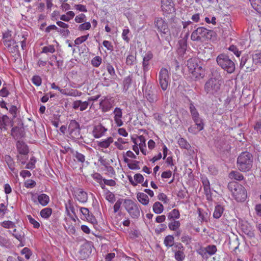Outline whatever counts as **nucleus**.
<instances>
[{
    "label": "nucleus",
    "mask_w": 261,
    "mask_h": 261,
    "mask_svg": "<svg viewBox=\"0 0 261 261\" xmlns=\"http://www.w3.org/2000/svg\"><path fill=\"white\" fill-rule=\"evenodd\" d=\"M99 105L102 111L105 112L109 111L113 106L111 99L107 97H105L103 99L101 100Z\"/></svg>",
    "instance_id": "21"
},
{
    "label": "nucleus",
    "mask_w": 261,
    "mask_h": 261,
    "mask_svg": "<svg viewBox=\"0 0 261 261\" xmlns=\"http://www.w3.org/2000/svg\"><path fill=\"white\" fill-rule=\"evenodd\" d=\"M9 91L7 87L3 86L0 90V96L3 97H7L9 95Z\"/></svg>",
    "instance_id": "64"
},
{
    "label": "nucleus",
    "mask_w": 261,
    "mask_h": 261,
    "mask_svg": "<svg viewBox=\"0 0 261 261\" xmlns=\"http://www.w3.org/2000/svg\"><path fill=\"white\" fill-rule=\"evenodd\" d=\"M224 211V208L222 205L220 204H217L216 205L213 213L214 218L215 219L220 218L222 215Z\"/></svg>",
    "instance_id": "27"
},
{
    "label": "nucleus",
    "mask_w": 261,
    "mask_h": 261,
    "mask_svg": "<svg viewBox=\"0 0 261 261\" xmlns=\"http://www.w3.org/2000/svg\"><path fill=\"white\" fill-rule=\"evenodd\" d=\"M32 82L36 86H39L41 85L42 80L39 75H34L32 79Z\"/></svg>",
    "instance_id": "54"
},
{
    "label": "nucleus",
    "mask_w": 261,
    "mask_h": 261,
    "mask_svg": "<svg viewBox=\"0 0 261 261\" xmlns=\"http://www.w3.org/2000/svg\"><path fill=\"white\" fill-rule=\"evenodd\" d=\"M129 34V30L127 28L123 29L122 33V38L126 42H128L129 38H128V34Z\"/></svg>",
    "instance_id": "56"
},
{
    "label": "nucleus",
    "mask_w": 261,
    "mask_h": 261,
    "mask_svg": "<svg viewBox=\"0 0 261 261\" xmlns=\"http://www.w3.org/2000/svg\"><path fill=\"white\" fill-rule=\"evenodd\" d=\"M161 7L163 11L167 13H170L174 11L173 5L172 0H161Z\"/></svg>",
    "instance_id": "18"
},
{
    "label": "nucleus",
    "mask_w": 261,
    "mask_h": 261,
    "mask_svg": "<svg viewBox=\"0 0 261 261\" xmlns=\"http://www.w3.org/2000/svg\"><path fill=\"white\" fill-rule=\"evenodd\" d=\"M202 183L204 187V190L206 195H208L210 193V182L207 178H203Z\"/></svg>",
    "instance_id": "47"
},
{
    "label": "nucleus",
    "mask_w": 261,
    "mask_h": 261,
    "mask_svg": "<svg viewBox=\"0 0 261 261\" xmlns=\"http://www.w3.org/2000/svg\"><path fill=\"white\" fill-rule=\"evenodd\" d=\"M177 143L180 147L182 148L188 150L191 147L190 144L187 142V141L186 139H184L183 138H179L177 141Z\"/></svg>",
    "instance_id": "37"
},
{
    "label": "nucleus",
    "mask_w": 261,
    "mask_h": 261,
    "mask_svg": "<svg viewBox=\"0 0 261 261\" xmlns=\"http://www.w3.org/2000/svg\"><path fill=\"white\" fill-rule=\"evenodd\" d=\"M128 166L129 168L132 170H137L140 168L139 166V162L136 161H134L128 164Z\"/></svg>",
    "instance_id": "63"
},
{
    "label": "nucleus",
    "mask_w": 261,
    "mask_h": 261,
    "mask_svg": "<svg viewBox=\"0 0 261 261\" xmlns=\"http://www.w3.org/2000/svg\"><path fill=\"white\" fill-rule=\"evenodd\" d=\"M222 84L221 77L218 75L209 79L205 84L204 91L209 95H216L219 94Z\"/></svg>",
    "instance_id": "3"
},
{
    "label": "nucleus",
    "mask_w": 261,
    "mask_h": 261,
    "mask_svg": "<svg viewBox=\"0 0 261 261\" xmlns=\"http://www.w3.org/2000/svg\"><path fill=\"white\" fill-rule=\"evenodd\" d=\"M38 201L42 206H46L49 202V197L45 194H41L38 196Z\"/></svg>",
    "instance_id": "29"
},
{
    "label": "nucleus",
    "mask_w": 261,
    "mask_h": 261,
    "mask_svg": "<svg viewBox=\"0 0 261 261\" xmlns=\"http://www.w3.org/2000/svg\"><path fill=\"white\" fill-rule=\"evenodd\" d=\"M137 141H138V146L139 149L141 148H144L146 147V140L145 137L143 136H140L138 137V139H136Z\"/></svg>",
    "instance_id": "45"
},
{
    "label": "nucleus",
    "mask_w": 261,
    "mask_h": 261,
    "mask_svg": "<svg viewBox=\"0 0 261 261\" xmlns=\"http://www.w3.org/2000/svg\"><path fill=\"white\" fill-rule=\"evenodd\" d=\"M74 20L76 23H82L86 20V16L85 14L81 13L75 16Z\"/></svg>",
    "instance_id": "57"
},
{
    "label": "nucleus",
    "mask_w": 261,
    "mask_h": 261,
    "mask_svg": "<svg viewBox=\"0 0 261 261\" xmlns=\"http://www.w3.org/2000/svg\"><path fill=\"white\" fill-rule=\"evenodd\" d=\"M137 198L138 201L143 205H146L149 203V199L148 196L142 192H139L137 194Z\"/></svg>",
    "instance_id": "26"
},
{
    "label": "nucleus",
    "mask_w": 261,
    "mask_h": 261,
    "mask_svg": "<svg viewBox=\"0 0 261 261\" xmlns=\"http://www.w3.org/2000/svg\"><path fill=\"white\" fill-rule=\"evenodd\" d=\"M124 206L126 211L133 218H138L140 216V208L138 204L130 199H125Z\"/></svg>",
    "instance_id": "7"
},
{
    "label": "nucleus",
    "mask_w": 261,
    "mask_h": 261,
    "mask_svg": "<svg viewBox=\"0 0 261 261\" xmlns=\"http://www.w3.org/2000/svg\"><path fill=\"white\" fill-rule=\"evenodd\" d=\"M229 177L231 179H234L237 180H242L244 178L243 175L237 171H232L229 174Z\"/></svg>",
    "instance_id": "33"
},
{
    "label": "nucleus",
    "mask_w": 261,
    "mask_h": 261,
    "mask_svg": "<svg viewBox=\"0 0 261 261\" xmlns=\"http://www.w3.org/2000/svg\"><path fill=\"white\" fill-rule=\"evenodd\" d=\"M136 57L135 56H134L133 55H129L126 57V64L127 65L132 66L134 64V63L136 61Z\"/></svg>",
    "instance_id": "49"
},
{
    "label": "nucleus",
    "mask_w": 261,
    "mask_h": 261,
    "mask_svg": "<svg viewBox=\"0 0 261 261\" xmlns=\"http://www.w3.org/2000/svg\"><path fill=\"white\" fill-rule=\"evenodd\" d=\"M36 160L34 157L30 159V162L27 164L25 168L28 169H33L35 167Z\"/></svg>",
    "instance_id": "55"
},
{
    "label": "nucleus",
    "mask_w": 261,
    "mask_h": 261,
    "mask_svg": "<svg viewBox=\"0 0 261 261\" xmlns=\"http://www.w3.org/2000/svg\"><path fill=\"white\" fill-rule=\"evenodd\" d=\"M16 147H17V150L20 154H23V155H25V154H28V153L29 152L28 146L22 141H17V142L16 143Z\"/></svg>",
    "instance_id": "24"
},
{
    "label": "nucleus",
    "mask_w": 261,
    "mask_h": 261,
    "mask_svg": "<svg viewBox=\"0 0 261 261\" xmlns=\"http://www.w3.org/2000/svg\"><path fill=\"white\" fill-rule=\"evenodd\" d=\"M174 239L173 236L168 235L165 238L164 243L167 247H171L173 246Z\"/></svg>",
    "instance_id": "36"
},
{
    "label": "nucleus",
    "mask_w": 261,
    "mask_h": 261,
    "mask_svg": "<svg viewBox=\"0 0 261 261\" xmlns=\"http://www.w3.org/2000/svg\"><path fill=\"white\" fill-rule=\"evenodd\" d=\"M180 226V223L179 221L174 220L168 224L169 228L171 230H176L179 228Z\"/></svg>",
    "instance_id": "44"
},
{
    "label": "nucleus",
    "mask_w": 261,
    "mask_h": 261,
    "mask_svg": "<svg viewBox=\"0 0 261 261\" xmlns=\"http://www.w3.org/2000/svg\"><path fill=\"white\" fill-rule=\"evenodd\" d=\"M251 5L258 13L261 14V0H253Z\"/></svg>",
    "instance_id": "40"
},
{
    "label": "nucleus",
    "mask_w": 261,
    "mask_h": 261,
    "mask_svg": "<svg viewBox=\"0 0 261 261\" xmlns=\"http://www.w3.org/2000/svg\"><path fill=\"white\" fill-rule=\"evenodd\" d=\"M253 62L257 64L261 63V53H257L253 55Z\"/></svg>",
    "instance_id": "58"
},
{
    "label": "nucleus",
    "mask_w": 261,
    "mask_h": 261,
    "mask_svg": "<svg viewBox=\"0 0 261 261\" xmlns=\"http://www.w3.org/2000/svg\"><path fill=\"white\" fill-rule=\"evenodd\" d=\"M73 195L74 198L80 203H85L88 201V194L82 188H76L74 189Z\"/></svg>",
    "instance_id": "12"
},
{
    "label": "nucleus",
    "mask_w": 261,
    "mask_h": 261,
    "mask_svg": "<svg viewBox=\"0 0 261 261\" xmlns=\"http://www.w3.org/2000/svg\"><path fill=\"white\" fill-rule=\"evenodd\" d=\"M153 58V54L150 51L147 52L143 59V69L144 73L149 70V61Z\"/></svg>",
    "instance_id": "19"
},
{
    "label": "nucleus",
    "mask_w": 261,
    "mask_h": 261,
    "mask_svg": "<svg viewBox=\"0 0 261 261\" xmlns=\"http://www.w3.org/2000/svg\"><path fill=\"white\" fill-rule=\"evenodd\" d=\"M153 211L157 214H161L164 211L163 204L159 202H155L153 205Z\"/></svg>",
    "instance_id": "32"
},
{
    "label": "nucleus",
    "mask_w": 261,
    "mask_h": 261,
    "mask_svg": "<svg viewBox=\"0 0 261 261\" xmlns=\"http://www.w3.org/2000/svg\"><path fill=\"white\" fill-rule=\"evenodd\" d=\"M199 220L201 222L207 221L208 219V214L204 210L198 208V209Z\"/></svg>",
    "instance_id": "39"
},
{
    "label": "nucleus",
    "mask_w": 261,
    "mask_h": 261,
    "mask_svg": "<svg viewBox=\"0 0 261 261\" xmlns=\"http://www.w3.org/2000/svg\"><path fill=\"white\" fill-rule=\"evenodd\" d=\"M27 219L29 222L35 228H38L40 227L39 223L34 219L31 215H27Z\"/></svg>",
    "instance_id": "46"
},
{
    "label": "nucleus",
    "mask_w": 261,
    "mask_h": 261,
    "mask_svg": "<svg viewBox=\"0 0 261 261\" xmlns=\"http://www.w3.org/2000/svg\"><path fill=\"white\" fill-rule=\"evenodd\" d=\"M4 160L7 164L9 169L12 171L14 172L15 170V163L13 159L9 155H5L4 156Z\"/></svg>",
    "instance_id": "30"
},
{
    "label": "nucleus",
    "mask_w": 261,
    "mask_h": 261,
    "mask_svg": "<svg viewBox=\"0 0 261 261\" xmlns=\"http://www.w3.org/2000/svg\"><path fill=\"white\" fill-rule=\"evenodd\" d=\"M104 196L106 199L110 203H114L116 200V198L114 194L110 191L109 190L105 191Z\"/></svg>",
    "instance_id": "35"
},
{
    "label": "nucleus",
    "mask_w": 261,
    "mask_h": 261,
    "mask_svg": "<svg viewBox=\"0 0 261 261\" xmlns=\"http://www.w3.org/2000/svg\"><path fill=\"white\" fill-rule=\"evenodd\" d=\"M68 96H73V97H76V96H80L82 95V92L80 91H79L76 90L74 89H71L69 90L68 92Z\"/></svg>",
    "instance_id": "60"
},
{
    "label": "nucleus",
    "mask_w": 261,
    "mask_h": 261,
    "mask_svg": "<svg viewBox=\"0 0 261 261\" xmlns=\"http://www.w3.org/2000/svg\"><path fill=\"white\" fill-rule=\"evenodd\" d=\"M107 131V128L105 127L101 123H99L94 127L92 134L94 138H100L104 136Z\"/></svg>",
    "instance_id": "15"
},
{
    "label": "nucleus",
    "mask_w": 261,
    "mask_h": 261,
    "mask_svg": "<svg viewBox=\"0 0 261 261\" xmlns=\"http://www.w3.org/2000/svg\"><path fill=\"white\" fill-rule=\"evenodd\" d=\"M218 64L229 73L235 70V64L229 57L224 54L219 55L217 58Z\"/></svg>",
    "instance_id": "6"
},
{
    "label": "nucleus",
    "mask_w": 261,
    "mask_h": 261,
    "mask_svg": "<svg viewBox=\"0 0 261 261\" xmlns=\"http://www.w3.org/2000/svg\"><path fill=\"white\" fill-rule=\"evenodd\" d=\"M55 51H56V49H55V46L53 45H49L47 46H45L42 47L41 53L53 54V53H55Z\"/></svg>",
    "instance_id": "42"
},
{
    "label": "nucleus",
    "mask_w": 261,
    "mask_h": 261,
    "mask_svg": "<svg viewBox=\"0 0 261 261\" xmlns=\"http://www.w3.org/2000/svg\"><path fill=\"white\" fill-rule=\"evenodd\" d=\"M88 37L89 34L78 37L75 40L74 43L76 45H80L85 42L88 39Z\"/></svg>",
    "instance_id": "52"
},
{
    "label": "nucleus",
    "mask_w": 261,
    "mask_h": 261,
    "mask_svg": "<svg viewBox=\"0 0 261 261\" xmlns=\"http://www.w3.org/2000/svg\"><path fill=\"white\" fill-rule=\"evenodd\" d=\"M154 24L161 37L165 38L166 40L169 41L172 36H175V34L171 33L167 23L163 18H156L154 21Z\"/></svg>",
    "instance_id": "4"
},
{
    "label": "nucleus",
    "mask_w": 261,
    "mask_h": 261,
    "mask_svg": "<svg viewBox=\"0 0 261 261\" xmlns=\"http://www.w3.org/2000/svg\"><path fill=\"white\" fill-rule=\"evenodd\" d=\"M75 207H78V205L77 204L74 205L73 201L71 199H69L65 203V209L68 216H70V214L71 213L76 217Z\"/></svg>",
    "instance_id": "17"
},
{
    "label": "nucleus",
    "mask_w": 261,
    "mask_h": 261,
    "mask_svg": "<svg viewBox=\"0 0 261 261\" xmlns=\"http://www.w3.org/2000/svg\"><path fill=\"white\" fill-rule=\"evenodd\" d=\"M252 164L253 156L249 152H243L238 157L237 166L240 171H248L252 168Z\"/></svg>",
    "instance_id": "2"
},
{
    "label": "nucleus",
    "mask_w": 261,
    "mask_h": 261,
    "mask_svg": "<svg viewBox=\"0 0 261 261\" xmlns=\"http://www.w3.org/2000/svg\"><path fill=\"white\" fill-rule=\"evenodd\" d=\"M190 110L192 119L195 123H196V125H198L200 127V129H203L204 123L203 122V120L199 117V113L197 111L195 106L192 103L190 104Z\"/></svg>",
    "instance_id": "13"
},
{
    "label": "nucleus",
    "mask_w": 261,
    "mask_h": 261,
    "mask_svg": "<svg viewBox=\"0 0 261 261\" xmlns=\"http://www.w3.org/2000/svg\"><path fill=\"white\" fill-rule=\"evenodd\" d=\"M80 213L83 216V218H82V219H86L87 217H88L91 214H90L88 208L84 207H80Z\"/></svg>",
    "instance_id": "50"
},
{
    "label": "nucleus",
    "mask_w": 261,
    "mask_h": 261,
    "mask_svg": "<svg viewBox=\"0 0 261 261\" xmlns=\"http://www.w3.org/2000/svg\"><path fill=\"white\" fill-rule=\"evenodd\" d=\"M92 65L94 67H98L102 63V58L100 56H95L91 61Z\"/></svg>",
    "instance_id": "41"
},
{
    "label": "nucleus",
    "mask_w": 261,
    "mask_h": 261,
    "mask_svg": "<svg viewBox=\"0 0 261 261\" xmlns=\"http://www.w3.org/2000/svg\"><path fill=\"white\" fill-rule=\"evenodd\" d=\"M128 143L127 139L118 138L117 141H115L114 145L119 150H122L125 149V145Z\"/></svg>",
    "instance_id": "25"
},
{
    "label": "nucleus",
    "mask_w": 261,
    "mask_h": 261,
    "mask_svg": "<svg viewBox=\"0 0 261 261\" xmlns=\"http://www.w3.org/2000/svg\"><path fill=\"white\" fill-rule=\"evenodd\" d=\"M228 49L229 50L233 52L237 57H239L240 56L241 52L238 50L236 46L232 45L229 47Z\"/></svg>",
    "instance_id": "62"
},
{
    "label": "nucleus",
    "mask_w": 261,
    "mask_h": 261,
    "mask_svg": "<svg viewBox=\"0 0 261 261\" xmlns=\"http://www.w3.org/2000/svg\"><path fill=\"white\" fill-rule=\"evenodd\" d=\"M75 16L74 12L72 11H67L65 14L60 16V19L64 21L68 22L72 19Z\"/></svg>",
    "instance_id": "31"
},
{
    "label": "nucleus",
    "mask_w": 261,
    "mask_h": 261,
    "mask_svg": "<svg viewBox=\"0 0 261 261\" xmlns=\"http://www.w3.org/2000/svg\"><path fill=\"white\" fill-rule=\"evenodd\" d=\"M91 27V25L89 22H86L79 25L78 30L81 31L88 30L90 29Z\"/></svg>",
    "instance_id": "51"
},
{
    "label": "nucleus",
    "mask_w": 261,
    "mask_h": 261,
    "mask_svg": "<svg viewBox=\"0 0 261 261\" xmlns=\"http://www.w3.org/2000/svg\"><path fill=\"white\" fill-rule=\"evenodd\" d=\"M114 115V121L116 126L120 127L123 125V122L122 121V110L121 108L116 107L115 108L113 112Z\"/></svg>",
    "instance_id": "14"
},
{
    "label": "nucleus",
    "mask_w": 261,
    "mask_h": 261,
    "mask_svg": "<svg viewBox=\"0 0 261 261\" xmlns=\"http://www.w3.org/2000/svg\"><path fill=\"white\" fill-rule=\"evenodd\" d=\"M208 30L203 27H199L191 34V38L193 41H201L206 37Z\"/></svg>",
    "instance_id": "10"
},
{
    "label": "nucleus",
    "mask_w": 261,
    "mask_h": 261,
    "mask_svg": "<svg viewBox=\"0 0 261 261\" xmlns=\"http://www.w3.org/2000/svg\"><path fill=\"white\" fill-rule=\"evenodd\" d=\"M168 219L169 220L177 219L180 217V214L178 210L174 209L169 213L168 215Z\"/></svg>",
    "instance_id": "38"
},
{
    "label": "nucleus",
    "mask_w": 261,
    "mask_h": 261,
    "mask_svg": "<svg viewBox=\"0 0 261 261\" xmlns=\"http://www.w3.org/2000/svg\"><path fill=\"white\" fill-rule=\"evenodd\" d=\"M144 96L150 103H154L158 100L157 95L151 87L145 89Z\"/></svg>",
    "instance_id": "16"
},
{
    "label": "nucleus",
    "mask_w": 261,
    "mask_h": 261,
    "mask_svg": "<svg viewBox=\"0 0 261 261\" xmlns=\"http://www.w3.org/2000/svg\"><path fill=\"white\" fill-rule=\"evenodd\" d=\"M185 248L180 243L177 244L172 248L174 253V258L177 261H183L186 257Z\"/></svg>",
    "instance_id": "11"
},
{
    "label": "nucleus",
    "mask_w": 261,
    "mask_h": 261,
    "mask_svg": "<svg viewBox=\"0 0 261 261\" xmlns=\"http://www.w3.org/2000/svg\"><path fill=\"white\" fill-rule=\"evenodd\" d=\"M4 43L6 47L13 49V50H12L11 51H15L17 50L18 45L14 40L11 39H5L4 40Z\"/></svg>",
    "instance_id": "28"
},
{
    "label": "nucleus",
    "mask_w": 261,
    "mask_h": 261,
    "mask_svg": "<svg viewBox=\"0 0 261 261\" xmlns=\"http://www.w3.org/2000/svg\"><path fill=\"white\" fill-rule=\"evenodd\" d=\"M11 125V121L7 115L0 117V129L2 130L7 129L8 126Z\"/></svg>",
    "instance_id": "22"
},
{
    "label": "nucleus",
    "mask_w": 261,
    "mask_h": 261,
    "mask_svg": "<svg viewBox=\"0 0 261 261\" xmlns=\"http://www.w3.org/2000/svg\"><path fill=\"white\" fill-rule=\"evenodd\" d=\"M89 106V102L87 101H82L78 100L73 101L72 103V108L74 110H80L83 111L86 110Z\"/></svg>",
    "instance_id": "20"
},
{
    "label": "nucleus",
    "mask_w": 261,
    "mask_h": 261,
    "mask_svg": "<svg viewBox=\"0 0 261 261\" xmlns=\"http://www.w3.org/2000/svg\"><path fill=\"white\" fill-rule=\"evenodd\" d=\"M114 139L112 137H109L105 139H103L97 143V146L102 148H108L113 142Z\"/></svg>",
    "instance_id": "23"
},
{
    "label": "nucleus",
    "mask_w": 261,
    "mask_h": 261,
    "mask_svg": "<svg viewBox=\"0 0 261 261\" xmlns=\"http://www.w3.org/2000/svg\"><path fill=\"white\" fill-rule=\"evenodd\" d=\"M207 253L210 255H213L216 253L217 251L215 245H208L205 247Z\"/></svg>",
    "instance_id": "48"
},
{
    "label": "nucleus",
    "mask_w": 261,
    "mask_h": 261,
    "mask_svg": "<svg viewBox=\"0 0 261 261\" xmlns=\"http://www.w3.org/2000/svg\"><path fill=\"white\" fill-rule=\"evenodd\" d=\"M74 156L79 162L81 163H84L85 161V155L77 151L75 152Z\"/></svg>",
    "instance_id": "59"
},
{
    "label": "nucleus",
    "mask_w": 261,
    "mask_h": 261,
    "mask_svg": "<svg viewBox=\"0 0 261 261\" xmlns=\"http://www.w3.org/2000/svg\"><path fill=\"white\" fill-rule=\"evenodd\" d=\"M228 188L236 201L243 202L246 200L247 196V192L243 186L238 183H233L228 185Z\"/></svg>",
    "instance_id": "5"
},
{
    "label": "nucleus",
    "mask_w": 261,
    "mask_h": 261,
    "mask_svg": "<svg viewBox=\"0 0 261 261\" xmlns=\"http://www.w3.org/2000/svg\"><path fill=\"white\" fill-rule=\"evenodd\" d=\"M51 214L52 209L49 207L44 208L40 212L41 217L44 219H48L51 216Z\"/></svg>",
    "instance_id": "34"
},
{
    "label": "nucleus",
    "mask_w": 261,
    "mask_h": 261,
    "mask_svg": "<svg viewBox=\"0 0 261 261\" xmlns=\"http://www.w3.org/2000/svg\"><path fill=\"white\" fill-rule=\"evenodd\" d=\"M1 225L5 228H13L15 227V223L9 220L4 221L0 223Z\"/></svg>",
    "instance_id": "43"
},
{
    "label": "nucleus",
    "mask_w": 261,
    "mask_h": 261,
    "mask_svg": "<svg viewBox=\"0 0 261 261\" xmlns=\"http://www.w3.org/2000/svg\"><path fill=\"white\" fill-rule=\"evenodd\" d=\"M199 128L200 127L198 126V125H196L195 124V125L191 126L188 128V132L193 134H197L199 131L202 130L203 129H200Z\"/></svg>",
    "instance_id": "53"
},
{
    "label": "nucleus",
    "mask_w": 261,
    "mask_h": 261,
    "mask_svg": "<svg viewBox=\"0 0 261 261\" xmlns=\"http://www.w3.org/2000/svg\"><path fill=\"white\" fill-rule=\"evenodd\" d=\"M187 68L192 79L197 80L204 76V69L202 66L198 64L196 59H190L187 61Z\"/></svg>",
    "instance_id": "1"
},
{
    "label": "nucleus",
    "mask_w": 261,
    "mask_h": 261,
    "mask_svg": "<svg viewBox=\"0 0 261 261\" xmlns=\"http://www.w3.org/2000/svg\"><path fill=\"white\" fill-rule=\"evenodd\" d=\"M22 254H24L25 255V257L27 259H29L30 258V256L31 255V252L30 250L27 248L25 247L24 248L21 252Z\"/></svg>",
    "instance_id": "61"
},
{
    "label": "nucleus",
    "mask_w": 261,
    "mask_h": 261,
    "mask_svg": "<svg viewBox=\"0 0 261 261\" xmlns=\"http://www.w3.org/2000/svg\"><path fill=\"white\" fill-rule=\"evenodd\" d=\"M159 81L160 85L163 90H166L170 82L169 72L165 68H162L159 73Z\"/></svg>",
    "instance_id": "9"
},
{
    "label": "nucleus",
    "mask_w": 261,
    "mask_h": 261,
    "mask_svg": "<svg viewBox=\"0 0 261 261\" xmlns=\"http://www.w3.org/2000/svg\"><path fill=\"white\" fill-rule=\"evenodd\" d=\"M68 137L73 140H79L81 138L80 124L75 120L70 121L68 128Z\"/></svg>",
    "instance_id": "8"
}]
</instances>
